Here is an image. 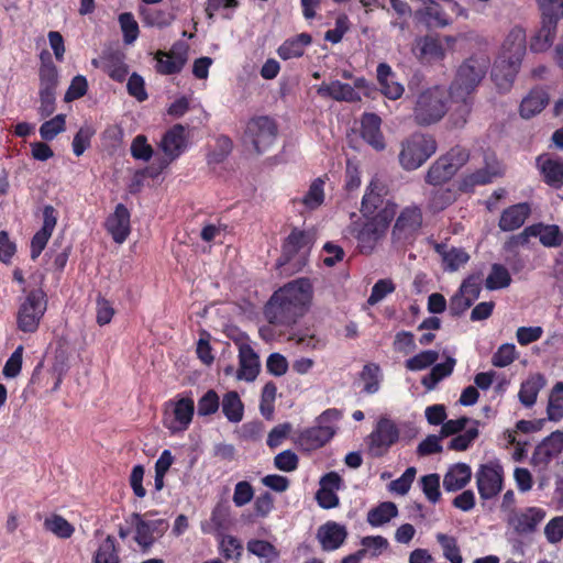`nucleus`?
I'll use <instances>...</instances> for the list:
<instances>
[{"instance_id":"22","label":"nucleus","mask_w":563,"mask_h":563,"mask_svg":"<svg viewBox=\"0 0 563 563\" xmlns=\"http://www.w3.org/2000/svg\"><path fill=\"white\" fill-rule=\"evenodd\" d=\"M519 59H507L498 57L492 69V78L499 90L507 91L511 88L515 78L520 69Z\"/></svg>"},{"instance_id":"47","label":"nucleus","mask_w":563,"mask_h":563,"mask_svg":"<svg viewBox=\"0 0 563 563\" xmlns=\"http://www.w3.org/2000/svg\"><path fill=\"white\" fill-rule=\"evenodd\" d=\"M246 549L250 553L265 560L267 563L276 561L279 556V551L276 547L265 540L252 539L247 542Z\"/></svg>"},{"instance_id":"44","label":"nucleus","mask_w":563,"mask_h":563,"mask_svg":"<svg viewBox=\"0 0 563 563\" xmlns=\"http://www.w3.org/2000/svg\"><path fill=\"white\" fill-rule=\"evenodd\" d=\"M222 412L232 423H239L243 419L244 405L236 391L227 393L221 402Z\"/></svg>"},{"instance_id":"32","label":"nucleus","mask_w":563,"mask_h":563,"mask_svg":"<svg viewBox=\"0 0 563 563\" xmlns=\"http://www.w3.org/2000/svg\"><path fill=\"white\" fill-rule=\"evenodd\" d=\"M472 477V470L465 463H457L449 468L443 478L446 492H456L464 488Z\"/></svg>"},{"instance_id":"54","label":"nucleus","mask_w":563,"mask_h":563,"mask_svg":"<svg viewBox=\"0 0 563 563\" xmlns=\"http://www.w3.org/2000/svg\"><path fill=\"white\" fill-rule=\"evenodd\" d=\"M439 360V353L433 350L422 351L415 356L406 360L405 366L408 371H423L433 365Z\"/></svg>"},{"instance_id":"55","label":"nucleus","mask_w":563,"mask_h":563,"mask_svg":"<svg viewBox=\"0 0 563 563\" xmlns=\"http://www.w3.org/2000/svg\"><path fill=\"white\" fill-rule=\"evenodd\" d=\"M324 181L321 178H316L307 194L302 197L301 202L309 210H314L323 203L324 200V191H323Z\"/></svg>"},{"instance_id":"59","label":"nucleus","mask_w":563,"mask_h":563,"mask_svg":"<svg viewBox=\"0 0 563 563\" xmlns=\"http://www.w3.org/2000/svg\"><path fill=\"white\" fill-rule=\"evenodd\" d=\"M420 485L427 499L435 504L440 500V475L432 473L420 478Z\"/></svg>"},{"instance_id":"9","label":"nucleus","mask_w":563,"mask_h":563,"mask_svg":"<svg viewBox=\"0 0 563 563\" xmlns=\"http://www.w3.org/2000/svg\"><path fill=\"white\" fill-rule=\"evenodd\" d=\"M399 437L400 430L396 422L388 417H380L366 438L369 455L373 457L384 456L398 442Z\"/></svg>"},{"instance_id":"46","label":"nucleus","mask_w":563,"mask_h":563,"mask_svg":"<svg viewBox=\"0 0 563 563\" xmlns=\"http://www.w3.org/2000/svg\"><path fill=\"white\" fill-rule=\"evenodd\" d=\"M547 415L550 421H560L563 419V382H558L551 389Z\"/></svg>"},{"instance_id":"29","label":"nucleus","mask_w":563,"mask_h":563,"mask_svg":"<svg viewBox=\"0 0 563 563\" xmlns=\"http://www.w3.org/2000/svg\"><path fill=\"white\" fill-rule=\"evenodd\" d=\"M526 53V32L523 29L516 26L510 30L507 37L505 38L501 52L498 57L507 59H519L522 62V57Z\"/></svg>"},{"instance_id":"60","label":"nucleus","mask_w":563,"mask_h":563,"mask_svg":"<svg viewBox=\"0 0 563 563\" xmlns=\"http://www.w3.org/2000/svg\"><path fill=\"white\" fill-rule=\"evenodd\" d=\"M220 407V398L213 389L206 391L198 400L197 412L198 416L207 417L216 413Z\"/></svg>"},{"instance_id":"64","label":"nucleus","mask_w":563,"mask_h":563,"mask_svg":"<svg viewBox=\"0 0 563 563\" xmlns=\"http://www.w3.org/2000/svg\"><path fill=\"white\" fill-rule=\"evenodd\" d=\"M416 474H417L416 467H413V466L408 467L399 478L391 481L389 483L388 489L391 493H395V494H398L401 496L406 495L409 492L411 484L415 481Z\"/></svg>"},{"instance_id":"37","label":"nucleus","mask_w":563,"mask_h":563,"mask_svg":"<svg viewBox=\"0 0 563 563\" xmlns=\"http://www.w3.org/2000/svg\"><path fill=\"white\" fill-rule=\"evenodd\" d=\"M558 23L554 20L542 19L541 27L531 40L530 47L534 52L547 51L556 36Z\"/></svg>"},{"instance_id":"48","label":"nucleus","mask_w":563,"mask_h":563,"mask_svg":"<svg viewBox=\"0 0 563 563\" xmlns=\"http://www.w3.org/2000/svg\"><path fill=\"white\" fill-rule=\"evenodd\" d=\"M38 76L40 90L56 91L58 84V70L49 57L46 60H42Z\"/></svg>"},{"instance_id":"58","label":"nucleus","mask_w":563,"mask_h":563,"mask_svg":"<svg viewBox=\"0 0 563 563\" xmlns=\"http://www.w3.org/2000/svg\"><path fill=\"white\" fill-rule=\"evenodd\" d=\"M474 426L467 428L463 433L455 435L449 443V449L455 451H465L478 437V422L474 421Z\"/></svg>"},{"instance_id":"20","label":"nucleus","mask_w":563,"mask_h":563,"mask_svg":"<svg viewBox=\"0 0 563 563\" xmlns=\"http://www.w3.org/2000/svg\"><path fill=\"white\" fill-rule=\"evenodd\" d=\"M421 8L416 11V16L428 27H444L451 20L445 10L444 3L441 4L434 0H418Z\"/></svg>"},{"instance_id":"63","label":"nucleus","mask_w":563,"mask_h":563,"mask_svg":"<svg viewBox=\"0 0 563 563\" xmlns=\"http://www.w3.org/2000/svg\"><path fill=\"white\" fill-rule=\"evenodd\" d=\"M119 23L123 33L125 44H132L139 36V24L130 12L119 15Z\"/></svg>"},{"instance_id":"5","label":"nucleus","mask_w":563,"mask_h":563,"mask_svg":"<svg viewBox=\"0 0 563 563\" xmlns=\"http://www.w3.org/2000/svg\"><path fill=\"white\" fill-rule=\"evenodd\" d=\"M446 99V90L440 86L420 92L413 107L415 122L421 126L439 122L448 112Z\"/></svg>"},{"instance_id":"57","label":"nucleus","mask_w":563,"mask_h":563,"mask_svg":"<svg viewBox=\"0 0 563 563\" xmlns=\"http://www.w3.org/2000/svg\"><path fill=\"white\" fill-rule=\"evenodd\" d=\"M453 102L457 103L459 106L454 109V112L452 113V120L453 124L455 126H463L467 118L472 111L473 100L472 95L465 96V97H455L451 96Z\"/></svg>"},{"instance_id":"8","label":"nucleus","mask_w":563,"mask_h":563,"mask_svg":"<svg viewBox=\"0 0 563 563\" xmlns=\"http://www.w3.org/2000/svg\"><path fill=\"white\" fill-rule=\"evenodd\" d=\"M312 244V235L309 232L295 229L283 244V254L277 261L279 267L290 265L292 271H298L306 263V257Z\"/></svg>"},{"instance_id":"45","label":"nucleus","mask_w":563,"mask_h":563,"mask_svg":"<svg viewBox=\"0 0 563 563\" xmlns=\"http://www.w3.org/2000/svg\"><path fill=\"white\" fill-rule=\"evenodd\" d=\"M124 59V55L119 52L110 53L103 58L106 73L119 82L123 81L129 74V67Z\"/></svg>"},{"instance_id":"52","label":"nucleus","mask_w":563,"mask_h":563,"mask_svg":"<svg viewBox=\"0 0 563 563\" xmlns=\"http://www.w3.org/2000/svg\"><path fill=\"white\" fill-rule=\"evenodd\" d=\"M95 563H120L115 539L112 536H108L99 545Z\"/></svg>"},{"instance_id":"21","label":"nucleus","mask_w":563,"mask_h":563,"mask_svg":"<svg viewBox=\"0 0 563 563\" xmlns=\"http://www.w3.org/2000/svg\"><path fill=\"white\" fill-rule=\"evenodd\" d=\"M57 223L56 211L52 206H45L43 210V225L32 238L31 258L36 260L45 249Z\"/></svg>"},{"instance_id":"4","label":"nucleus","mask_w":563,"mask_h":563,"mask_svg":"<svg viewBox=\"0 0 563 563\" xmlns=\"http://www.w3.org/2000/svg\"><path fill=\"white\" fill-rule=\"evenodd\" d=\"M338 409H328L317 418V424L296 433L295 442L305 451L317 450L327 444L335 434V423L340 420Z\"/></svg>"},{"instance_id":"3","label":"nucleus","mask_w":563,"mask_h":563,"mask_svg":"<svg viewBox=\"0 0 563 563\" xmlns=\"http://www.w3.org/2000/svg\"><path fill=\"white\" fill-rule=\"evenodd\" d=\"M438 144L430 134L413 133L400 143L398 161L407 170H416L422 166L435 152Z\"/></svg>"},{"instance_id":"26","label":"nucleus","mask_w":563,"mask_h":563,"mask_svg":"<svg viewBox=\"0 0 563 563\" xmlns=\"http://www.w3.org/2000/svg\"><path fill=\"white\" fill-rule=\"evenodd\" d=\"M531 213L528 202H520L506 208L499 218L498 227L504 232L515 231L521 228Z\"/></svg>"},{"instance_id":"34","label":"nucleus","mask_w":563,"mask_h":563,"mask_svg":"<svg viewBox=\"0 0 563 563\" xmlns=\"http://www.w3.org/2000/svg\"><path fill=\"white\" fill-rule=\"evenodd\" d=\"M545 386V378L541 374H536L527 378L520 386L518 397L520 402L527 407H532L538 398L540 390Z\"/></svg>"},{"instance_id":"41","label":"nucleus","mask_w":563,"mask_h":563,"mask_svg":"<svg viewBox=\"0 0 563 563\" xmlns=\"http://www.w3.org/2000/svg\"><path fill=\"white\" fill-rule=\"evenodd\" d=\"M456 199V194L451 188H444L441 186H433L428 194L427 207L433 211L439 212L448 208Z\"/></svg>"},{"instance_id":"6","label":"nucleus","mask_w":563,"mask_h":563,"mask_svg":"<svg viewBox=\"0 0 563 563\" xmlns=\"http://www.w3.org/2000/svg\"><path fill=\"white\" fill-rule=\"evenodd\" d=\"M489 64V59L484 55L467 58L457 69L450 87V96H471L485 77Z\"/></svg>"},{"instance_id":"39","label":"nucleus","mask_w":563,"mask_h":563,"mask_svg":"<svg viewBox=\"0 0 563 563\" xmlns=\"http://www.w3.org/2000/svg\"><path fill=\"white\" fill-rule=\"evenodd\" d=\"M454 175L455 173L452 170V165L448 163L446 158L440 156L431 164L424 179L426 183L431 186H441L449 181Z\"/></svg>"},{"instance_id":"36","label":"nucleus","mask_w":563,"mask_h":563,"mask_svg":"<svg viewBox=\"0 0 563 563\" xmlns=\"http://www.w3.org/2000/svg\"><path fill=\"white\" fill-rule=\"evenodd\" d=\"M415 54L420 59L439 60L445 55L442 44L432 36H423L416 41Z\"/></svg>"},{"instance_id":"33","label":"nucleus","mask_w":563,"mask_h":563,"mask_svg":"<svg viewBox=\"0 0 563 563\" xmlns=\"http://www.w3.org/2000/svg\"><path fill=\"white\" fill-rule=\"evenodd\" d=\"M311 35L308 33H301L291 38L286 40L278 48V56L284 59H291L301 57L307 46L311 44Z\"/></svg>"},{"instance_id":"62","label":"nucleus","mask_w":563,"mask_h":563,"mask_svg":"<svg viewBox=\"0 0 563 563\" xmlns=\"http://www.w3.org/2000/svg\"><path fill=\"white\" fill-rule=\"evenodd\" d=\"M542 19L559 22L563 18V0H536Z\"/></svg>"},{"instance_id":"56","label":"nucleus","mask_w":563,"mask_h":563,"mask_svg":"<svg viewBox=\"0 0 563 563\" xmlns=\"http://www.w3.org/2000/svg\"><path fill=\"white\" fill-rule=\"evenodd\" d=\"M66 129V115L57 114L48 121H45L40 128V135L44 141L54 140Z\"/></svg>"},{"instance_id":"10","label":"nucleus","mask_w":563,"mask_h":563,"mask_svg":"<svg viewBox=\"0 0 563 563\" xmlns=\"http://www.w3.org/2000/svg\"><path fill=\"white\" fill-rule=\"evenodd\" d=\"M276 135V124L268 117L253 118L246 125L245 137L252 143L258 154L265 152L274 144Z\"/></svg>"},{"instance_id":"43","label":"nucleus","mask_w":563,"mask_h":563,"mask_svg":"<svg viewBox=\"0 0 563 563\" xmlns=\"http://www.w3.org/2000/svg\"><path fill=\"white\" fill-rule=\"evenodd\" d=\"M385 186L378 179H372L362 199L361 211L365 214L373 213L382 203Z\"/></svg>"},{"instance_id":"18","label":"nucleus","mask_w":563,"mask_h":563,"mask_svg":"<svg viewBox=\"0 0 563 563\" xmlns=\"http://www.w3.org/2000/svg\"><path fill=\"white\" fill-rule=\"evenodd\" d=\"M130 211L123 203H118L114 211L108 216L104 222L106 230L113 241L122 244L131 233Z\"/></svg>"},{"instance_id":"30","label":"nucleus","mask_w":563,"mask_h":563,"mask_svg":"<svg viewBox=\"0 0 563 563\" xmlns=\"http://www.w3.org/2000/svg\"><path fill=\"white\" fill-rule=\"evenodd\" d=\"M376 71L382 93L391 100L399 99L402 96L405 88L396 80V75L391 67L386 63H380L378 64Z\"/></svg>"},{"instance_id":"24","label":"nucleus","mask_w":563,"mask_h":563,"mask_svg":"<svg viewBox=\"0 0 563 563\" xmlns=\"http://www.w3.org/2000/svg\"><path fill=\"white\" fill-rule=\"evenodd\" d=\"M382 119L375 113H364L361 119V136L376 151L386 147L385 137L380 130Z\"/></svg>"},{"instance_id":"35","label":"nucleus","mask_w":563,"mask_h":563,"mask_svg":"<svg viewBox=\"0 0 563 563\" xmlns=\"http://www.w3.org/2000/svg\"><path fill=\"white\" fill-rule=\"evenodd\" d=\"M499 174L500 168L498 163L492 157L490 161L486 159V166L484 168L465 176L462 181V187L466 189L468 187L488 184Z\"/></svg>"},{"instance_id":"61","label":"nucleus","mask_w":563,"mask_h":563,"mask_svg":"<svg viewBox=\"0 0 563 563\" xmlns=\"http://www.w3.org/2000/svg\"><path fill=\"white\" fill-rule=\"evenodd\" d=\"M140 14L142 22L147 26L164 27L169 25L172 20L169 14L156 9L143 8Z\"/></svg>"},{"instance_id":"17","label":"nucleus","mask_w":563,"mask_h":563,"mask_svg":"<svg viewBox=\"0 0 563 563\" xmlns=\"http://www.w3.org/2000/svg\"><path fill=\"white\" fill-rule=\"evenodd\" d=\"M536 167L548 186L554 189L563 186V158L543 153L536 158Z\"/></svg>"},{"instance_id":"14","label":"nucleus","mask_w":563,"mask_h":563,"mask_svg":"<svg viewBox=\"0 0 563 563\" xmlns=\"http://www.w3.org/2000/svg\"><path fill=\"white\" fill-rule=\"evenodd\" d=\"M388 228V222L379 217H375L365 223L362 227L357 228L356 225L353 228L355 232V239L357 240V249L363 254H371L379 240L385 235Z\"/></svg>"},{"instance_id":"7","label":"nucleus","mask_w":563,"mask_h":563,"mask_svg":"<svg viewBox=\"0 0 563 563\" xmlns=\"http://www.w3.org/2000/svg\"><path fill=\"white\" fill-rule=\"evenodd\" d=\"M154 514V511H147L144 515L134 512L129 519V522L135 529L134 541L139 544L143 553H147L153 544L165 534L169 527L166 519H152Z\"/></svg>"},{"instance_id":"11","label":"nucleus","mask_w":563,"mask_h":563,"mask_svg":"<svg viewBox=\"0 0 563 563\" xmlns=\"http://www.w3.org/2000/svg\"><path fill=\"white\" fill-rule=\"evenodd\" d=\"M478 493L483 499L497 496L503 489L504 470L498 462L483 464L475 475Z\"/></svg>"},{"instance_id":"15","label":"nucleus","mask_w":563,"mask_h":563,"mask_svg":"<svg viewBox=\"0 0 563 563\" xmlns=\"http://www.w3.org/2000/svg\"><path fill=\"white\" fill-rule=\"evenodd\" d=\"M188 59V46L183 42L175 43L169 52L158 51L155 54V69L162 75H175L183 70Z\"/></svg>"},{"instance_id":"28","label":"nucleus","mask_w":563,"mask_h":563,"mask_svg":"<svg viewBox=\"0 0 563 563\" xmlns=\"http://www.w3.org/2000/svg\"><path fill=\"white\" fill-rule=\"evenodd\" d=\"M317 93L322 98H331L335 101L354 102L361 99L358 92L350 84L340 80L322 82L317 87Z\"/></svg>"},{"instance_id":"53","label":"nucleus","mask_w":563,"mask_h":563,"mask_svg":"<svg viewBox=\"0 0 563 563\" xmlns=\"http://www.w3.org/2000/svg\"><path fill=\"white\" fill-rule=\"evenodd\" d=\"M96 134V129L90 124H84L75 134L71 143L73 153L79 157L91 145V139Z\"/></svg>"},{"instance_id":"12","label":"nucleus","mask_w":563,"mask_h":563,"mask_svg":"<svg viewBox=\"0 0 563 563\" xmlns=\"http://www.w3.org/2000/svg\"><path fill=\"white\" fill-rule=\"evenodd\" d=\"M239 349V364L236 377L241 380L253 382L260 373V357L250 344V339L245 333H240L234 339Z\"/></svg>"},{"instance_id":"2","label":"nucleus","mask_w":563,"mask_h":563,"mask_svg":"<svg viewBox=\"0 0 563 563\" xmlns=\"http://www.w3.org/2000/svg\"><path fill=\"white\" fill-rule=\"evenodd\" d=\"M47 296L41 288L24 290L23 296L19 298L15 313L18 330L23 333H34L47 310Z\"/></svg>"},{"instance_id":"25","label":"nucleus","mask_w":563,"mask_h":563,"mask_svg":"<svg viewBox=\"0 0 563 563\" xmlns=\"http://www.w3.org/2000/svg\"><path fill=\"white\" fill-rule=\"evenodd\" d=\"M545 518V511L539 507H528L510 519V525L519 534H529L537 530Z\"/></svg>"},{"instance_id":"40","label":"nucleus","mask_w":563,"mask_h":563,"mask_svg":"<svg viewBox=\"0 0 563 563\" xmlns=\"http://www.w3.org/2000/svg\"><path fill=\"white\" fill-rule=\"evenodd\" d=\"M398 516V508L393 501H383L367 512V522L372 527H382Z\"/></svg>"},{"instance_id":"19","label":"nucleus","mask_w":563,"mask_h":563,"mask_svg":"<svg viewBox=\"0 0 563 563\" xmlns=\"http://www.w3.org/2000/svg\"><path fill=\"white\" fill-rule=\"evenodd\" d=\"M539 238L540 243L545 247H558L563 243V234L556 224L534 223L526 227L518 239L521 242H529L530 238Z\"/></svg>"},{"instance_id":"38","label":"nucleus","mask_w":563,"mask_h":563,"mask_svg":"<svg viewBox=\"0 0 563 563\" xmlns=\"http://www.w3.org/2000/svg\"><path fill=\"white\" fill-rule=\"evenodd\" d=\"M435 251L442 257L445 271L455 272L470 260L468 254L464 250L457 247L449 249L445 244H437Z\"/></svg>"},{"instance_id":"27","label":"nucleus","mask_w":563,"mask_h":563,"mask_svg":"<svg viewBox=\"0 0 563 563\" xmlns=\"http://www.w3.org/2000/svg\"><path fill=\"white\" fill-rule=\"evenodd\" d=\"M187 147L186 129L176 124L169 129L161 141V148L170 159L177 158Z\"/></svg>"},{"instance_id":"23","label":"nucleus","mask_w":563,"mask_h":563,"mask_svg":"<svg viewBox=\"0 0 563 563\" xmlns=\"http://www.w3.org/2000/svg\"><path fill=\"white\" fill-rule=\"evenodd\" d=\"M346 537V527L335 521H327L317 531V539L324 551L338 550L344 543Z\"/></svg>"},{"instance_id":"50","label":"nucleus","mask_w":563,"mask_h":563,"mask_svg":"<svg viewBox=\"0 0 563 563\" xmlns=\"http://www.w3.org/2000/svg\"><path fill=\"white\" fill-rule=\"evenodd\" d=\"M510 283L511 276L508 269L501 264H494L486 278L485 286L489 290H497L508 287Z\"/></svg>"},{"instance_id":"1","label":"nucleus","mask_w":563,"mask_h":563,"mask_svg":"<svg viewBox=\"0 0 563 563\" xmlns=\"http://www.w3.org/2000/svg\"><path fill=\"white\" fill-rule=\"evenodd\" d=\"M308 279L299 278L276 290L265 307V317L272 324L289 325L301 317L311 300Z\"/></svg>"},{"instance_id":"49","label":"nucleus","mask_w":563,"mask_h":563,"mask_svg":"<svg viewBox=\"0 0 563 563\" xmlns=\"http://www.w3.org/2000/svg\"><path fill=\"white\" fill-rule=\"evenodd\" d=\"M435 539L442 549L443 556L451 563H463L457 540L453 536L442 532L435 534Z\"/></svg>"},{"instance_id":"16","label":"nucleus","mask_w":563,"mask_h":563,"mask_svg":"<svg viewBox=\"0 0 563 563\" xmlns=\"http://www.w3.org/2000/svg\"><path fill=\"white\" fill-rule=\"evenodd\" d=\"M170 417H166L165 426L173 432L186 430L195 412V402L190 397H183L176 401H170Z\"/></svg>"},{"instance_id":"42","label":"nucleus","mask_w":563,"mask_h":563,"mask_svg":"<svg viewBox=\"0 0 563 563\" xmlns=\"http://www.w3.org/2000/svg\"><path fill=\"white\" fill-rule=\"evenodd\" d=\"M456 360L454 357L449 356L445 362L433 364L431 372L423 376L421 379V384L428 389L433 390L439 382L443 378L450 376L455 367Z\"/></svg>"},{"instance_id":"51","label":"nucleus","mask_w":563,"mask_h":563,"mask_svg":"<svg viewBox=\"0 0 563 563\" xmlns=\"http://www.w3.org/2000/svg\"><path fill=\"white\" fill-rule=\"evenodd\" d=\"M44 528L60 539L70 538L75 531L74 526L59 515L47 517Z\"/></svg>"},{"instance_id":"13","label":"nucleus","mask_w":563,"mask_h":563,"mask_svg":"<svg viewBox=\"0 0 563 563\" xmlns=\"http://www.w3.org/2000/svg\"><path fill=\"white\" fill-rule=\"evenodd\" d=\"M422 225V212L418 206L406 207L398 216L391 236L397 243H406L413 239Z\"/></svg>"},{"instance_id":"31","label":"nucleus","mask_w":563,"mask_h":563,"mask_svg":"<svg viewBox=\"0 0 563 563\" xmlns=\"http://www.w3.org/2000/svg\"><path fill=\"white\" fill-rule=\"evenodd\" d=\"M549 93L541 87H536L521 100L519 112L523 119L539 114L549 103Z\"/></svg>"}]
</instances>
